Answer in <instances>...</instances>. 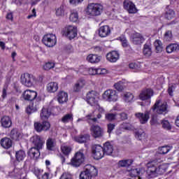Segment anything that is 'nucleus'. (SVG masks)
<instances>
[{"label":"nucleus","instance_id":"1","mask_svg":"<svg viewBox=\"0 0 179 179\" xmlns=\"http://www.w3.org/2000/svg\"><path fill=\"white\" fill-rule=\"evenodd\" d=\"M100 100V94L96 91H91L90 92V106L92 107V110L96 111V110L99 111V113L96 115V117L91 118V121L93 122H97L98 120L101 118V114H104L106 111L104 108L100 106L99 104V101Z\"/></svg>","mask_w":179,"mask_h":179},{"label":"nucleus","instance_id":"2","mask_svg":"<svg viewBox=\"0 0 179 179\" xmlns=\"http://www.w3.org/2000/svg\"><path fill=\"white\" fill-rule=\"evenodd\" d=\"M32 143L35 147H32L29 149L28 156L34 160H37V159L40 157V150L43 149L45 141L39 136H36L33 137Z\"/></svg>","mask_w":179,"mask_h":179},{"label":"nucleus","instance_id":"3","mask_svg":"<svg viewBox=\"0 0 179 179\" xmlns=\"http://www.w3.org/2000/svg\"><path fill=\"white\" fill-rule=\"evenodd\" d=\"M162 162L160 159H152L147 164V170H146V178L151 179L157 177V167L159 170H162V165H159V164Z\"/></svg>","mask_w":179,"mask_h":179},{"label":"nucleus","instance_id":"4","mask_svg":"<svg viewBox=\"0 0 179 179\" xmlns=\"http://www.w3.org/2000/svg\"><path fill=\"white\" fill-rule=\"evenodd\" d=\"M21 83L27 87H33L34 85H37V78L32 74L25 73L21 76Z\"/></svg>","mask_w":179,"mask_h":179},{"label":"nucleus","instance_id":"5","mask_svg":"<svg viewBox=\"0 0 179 179\" xmlns=\"http://www.w3.org/2000/svg\"><path fill=\"white\" fill-rule=\"evenodd\" d=\"M169 108V105H167V103H162L160 99H158L155 101L153 106L151 108V110L154 113H157V114H167L169 113V110L167 108Z\"/></svg>","mask_w":179,"mask_h":179},{"label":"nucleus","instance_id":"6","mask_svg":"<svg viewBox=\"0 0 179 179\" xmlns=\"http://www.w3.org/2000/svg\"><path fill=\"white\" fill-rule=\"evenodd\" d=\"M85 163V154L78 152L75 154L74 157L71 159L69 164L73 167H80Z\"/></svg>","mask_w":179,"mask_h":179},{"label":"nucleus","instance_id":"7","mask_svg":"<svg viewBox=\"0 0 179 179\" xmlns=\"http://www.w3.org/2000/svg\"><path fill=\"white\" fill-rule=\"evenodd\" d=\"M92 155L94 160H100L104 157L105 154L103 151V147L100 145H94L92 146Z\"/></svg>","mask_w":179,"mask_h":179},{"label":"nucleus","instance_id":"8","mask_svg":"<svg viewBox=\"0 0 179 179\" xmlns=\"http://www.w3.org/2000/svg\"><path fill=\"white\" fill-rule=\"evenodd\" d=\"M42 42L46 47H54L57 44V36L53 34H47L44 35Z\"/></svg>","mask_w":179,"mask_h":179},{"label":"nucleus","instance_id":"9","mask_svg":"<svg viewBox=\"0 0 179 179\" xmlns=\"http://www.w3.org/2000/svg\"><path fill=\"white\" fill-rule=\"evenodd\" d=\"M63 34L66 37H68L69 40H72L78 36V28L72 25H69L64 28Z\"/></svg>","mask_w":179,"mask_h":179},{"label":"nucleus","instance_id":"10","mask_svg":"<svg viewBox=\"0 0 179 179\" xmlns=\"http://www.w3.org/2000/svg\"><path fill=\"white\" fill-rule=\"evenodd\" d=\"M123 8L127 10L130 15L138 13V8L135 3L131 0H124L123 1Z\"/></svg>","mask_w":179,"mask_h":179},{"label":"nucleus","instance_id":"11","mask_svg":"<svg viewBox=\"0 0 179 179\" xmlns=\"http://www.w3.org/2000/svg\"><path fill=\"white\" fill-rule=\"evenodd\" d=\"M155 94V91L152 88H145L138 95L140 100L142 101H146V100H149V103H150V99L153 97Z\"/></svg>","mask_w":179,"mask_h":179},{"label":"nucleus","instance_id":"12","mask_svg":"<svg viewBox=\"0 0 179 179\" xmlns=\"http://www.w3.org/2000/svg\"><path fill=\"white\" fill-rule=\"evenodd\" d=\"M102 97L103 100H106V101H117V100H118L117 91L113 90H108L105 91Z\"/></svg>","mask_w":179,"mask_h":179},{"label":"nucleus","instance_id":"13","mask_svg":"<svg viewBox=\"0 0 179 179\" xmlns=\"http://www.w3.org/2000/svg\"><path fill=\"white\" fill-rule=\"evenodd\" d=\"M34 127L36 132H43V131H49L50 128H51V124L50 122L44 120L43 122H35Z\"/></svg>","mask_w":179,"mask_h":179},{"label":"nucleus","instance_id":"14","mask_svg":"<svg viewBox=\"0 0 179 179\" xmlns=\"http://www.w3.org/2000/svg\"><path fill=\"white\" fill-rule=\"evenodd\" d=\"M91 16H100L103 12V5L100 3H91Z\"/></svg>","mask_w":179,"mask_h":179},{"label":"nucleus","instance_id":"15","mask_svg":"<svg viewBox=\"0 0 179 179\" xmlns=\"http://www.w3.org/2000/svg\"><path fill=\"white\" fill-rule=\"evenodd\" d=\"M145 171L142 168H136L129 171V174L132 178L138 177V179H143V174Z\"/></svg>","mask_w":179,"mask_h":179},{"label":"nucleus","instance_id":"16","mask_svg":"<svg viewBox=\"0 0 179 179\" xmlns=\"http://www.w3.org/2000/svg\"><path fill=\"white\" fill-rule=\"evenodd\" d=\"M131 43L135 45H141L145 42V38L140 33L136 32L131 36Z\"/></svg>","mask_w":179,"mask_h":179},{"label":"nucleus","instance_id":"17","mask_svg":"<svg viewBox=\"0 0 179 179\" xmlns=\"http://www.w3.org/2000/svg\"><path fill=\"white\" fill-rule=\"evenodd\" d=\"M106 59L108 62L114 64L120 59V52L117 50H112L106 54Z\"/></svg>","mask_w":179,"mask_h":179},{"label":"nucleus","instance_id":"18","mask_svg":"<svg viewBox=\"0 0 179 179\" xmlns=\"http://www.w3.org/2000/svg\"><path fill=\"white\" fill-rule=\"evenodd\" d=\"M22 97L28 101H33L37 97V92L27 90L22 93Z\"/></svg>","mask_w":179,"mask_h":179},{"label":"nucleus","instance_id":"19","mask_svg":"<svg viewBox=\"0 0 179 179\" xmlns=\"http://www.w3.org/2000/svg\"><path fill=\"white\" fill-rule=\"evenodd\" d=\"M110 34H111V28L110 26L103 25L99 29V36L101 37V38L108 37Z\"/></svg>","mask_w":179,"mask_h":179},{"label":"nucleus","instance_id":"20","mask_svg":"<svg viewBox=\"0 0 179 179\" xmlns=\"http://www.w3.org/2000/svg\"><path fill=\"white\" fill-rule=\"evenodd\" d=\"M150 113L146 110L144 113H137L135 114L136 118L139 120L141 124H146L148 121H149Z\"/></svg>","mask_w":179,"mask_h":179},{"label":"nucleus","instance_id":"21","mask_svg":"<svg viewBox=\"0 0 179 179\" xmlns=\"http://www.w3.org/2000/svg\"><path fill=\"white\" fill-rule=\"evenodd\" d=\"M93 138H101L103 136V129L99 125H92L91 127Z\"/></svg>","mask_w":179,"mask_h":179},{"label":"nucleus","instance_id":"22","mask_svg":"<svg viewBox=\"0 0 179 179\" xmlns=\"http://www.w3.org/2000/svg\"><path fill=\"white\" fill-rule=\"evenodd\" d=\"M132 164H134V159H127L120 160L117 162V166L119 169H128L132 166Z\"/></svg>","mask_w":179,"mask_h":179},{"label":"nucleus","instance_id":"23","mask_svg":"<svg viewBox=\"0 0 179 179\" xmlns=\"http://www.w3.org/2000/svg\"><path fill=\"white\" fill-rule=\"evenodd\" d=\"M103 154L106 156H111L113 155V152H114V147L111 145V143L109 141L103 143L102 147Z\"/></svg>","mask_w":179,"mask_h":179},{"label":"nucleus","instance_id":"24","mask_svg":"<svg viewBox=\"0 0 179 179\" xmlns=\"http://www.w3.org/2000/svg\"><path fill=\"white\" fill-rule=\"evenodd\" d=\"M1 124L2 128H10L12 127V119L9 116H3L1 119Z\"/></svg>","mask_w":179,"mask_h":179},{"label":"nucleus","instance_id":"25","mask_svg":"<svg viewBox=\"0 0 179 179\" xmlns=\"http://www.w3.org/2000/svg\"><path fill=\"white\" fill-rule=\"evenodd\" d=\"M46 148L48 150H50V152H54L55 150V148H57V141L55 138H49L46 141Z\"/></svg>","mask_w":179,"mask_h":179},{"label":"nucleus","instance_id":"26","mask_svg":"<svg viewBox=\"0 0 179 179\" xmlns=\"http://www.w3.org/2000/svg\"><path fill=\"white\" fill-rule=\"evenodd\" d=\"M166 51L167 54H171L173 52H178L179 45L177 43H171L166 46Z\"/></svg>","mask_w":179,"mask_h":179},{"label":"nucleus","instance_id":"27","mask_svg":"<svg viewBox=\"0 0 179 179\" xmlns=\"http://www.w3.org/2000/svg\"><path fill=\"white\" fill-rule=\"evenodd\" d=\"M0 143L3 149H10L12 148V140L8 137L1 138Z\"/></svg>","mask_w":179,"mask_h":179},{"label":"nucleus","instance_id":"28","mask_svg":"<svg viewBox=\"0 0 179 179\" xmlns=\"http://www.w3.org/2000/svg\"><path fill=\"white\" fill-rule=\"evenodd\" d=\"M57 100L60 104H64L68 101V93L60 91L57 95Z\"/></svg>","mask_w":179,"mask_h":179},{"label":"nucleus","instance_id":"29","mask_svg":"<svg viewBox=\"0 0 179 179\" xmlns=\"http://www.w3.org/2000/svg\"><path fill=\"white\" fill-rule=\"evenodd\" d=\"M46 90L48 93H55L58 90V83L51 82L46 85Z\"/></svg>","mask_w":179,"mask_h":179},{"label":"nucleus","instance_id":"30","mask_svg":"<svg viewBox=\"0 0 179 179\" xmlns=\"http://www.w3.org/2000/svg\"><path fill=\"white\" fill-rule=\"evenodd\" d=\"M85 85H86V81H85V80H82V79L79 80L74 85L73 92H80V90H82V89H83V87H85Z\"/></svg>","mask_w":179,"mask_h":179},{"label":"nucleus","instance_id":"31","mask_svg":"<svg viewBox=\"0 0 179 179\" xmlns=\"http://www.w3.org/2000/svg\"><path fill=\"white\" fill-rule=\"evenodd\" d=\"M152 45L148 43L144 44L143 48V54L145 57H151L152 56Z\"/></svg>","mask_w":179,"mask_h":179},{"label":"nucleus","instance_id":"32","mask_svg":"<svg viewBox=\"0 0 179 179\" xmlns=\"http://www.w3.org/2000/svg\"><path fill=\"white\" fill-rule=\"evenodd\" d=\"M26 157V152L23 150H20L15 152V159L17 162H23Z\"/></svg>","mask_w":179,"mask_h":179},{"label":"nucleus","instance_id":"33","mask_svg":"<svg viewBox=\"0 0 179 179\" xmlns=\"http://www.w3.org/2000/svg\"><path fill=\"white\" fill-rule=\"evenodd\" d=\"M50 115H51V111L48 110V108H43L41 110V118L43 121H45V120H48L50 118Z\"/></svg>","mask_w":179,"mask_h":179},{"label":"nucleus","instance_id":"34","mask_svg":"<svg viewBox=\"0 0 179 179\" xmlns=\"http://www.w3.org/2000/svg\"><path fill=\"white\" fill-rule=\"evenodd\" d=\"M154 47L155 48V51L157 54L159 52H162L163 51V43H162V41L157 39L154 42Z\"/></svg>","mask_w":179,"mask_h":179},{"label":"nucleus","instance_id":"35","mask_svg":"<svg viewBox=\"0 0 179 179\" xmlns=\"http://www.w3.org/2000/svg\"><path fill=\"white\" fill-rule=\"evenodd\" d=\"M90 138V136L89 134L80 135L75 138L76 142H78V143H85L87 141H89Z\"/></svg>","mask_w":179,"mask_h":179},{"label":"nucleus","instance_id":"36","mask_svg":"<svg viewBox=\"0 0 179 179\" xmlns=\"http://www.w3.org/2000/svg\"><path fill=\"white\" fill-rule=\"evenodd\" d=\"M69 20L71 22H73L74 23L79 20V13H78V11H76V10H72L71 11Z\"/></svg>","mask_w":179,"mask_h":179},{"label":"nucleus","instance_id":"37","mask_svg":"<svg viewBox=\"0 0 179 179\" xmlns=\"http://www.w3.org/2000/svg\"><path fill=\"white\" fill-rule=\"evenodd\" d=\"M161 124L164 129H166V131H171L172 126L169 120L164 119L161 121Z\"/></svg>","mask_w":179,"mask_h":179},{"label":"nucleus","instance_id":"38","mask_svg":"<svg viewBox=\"0 0 179 179\" xmlns=\"http://www.w3.org/2000/svg\"><path fill=\"white\" fill-rule=\"evenodd\" d=\"M117 118V113H106L105 115V120L108 121L109 122H113V121H115Z\"/></svg>","mask_w":179,"mask_h":179},{"label":"nucleus","instance_id":"39","mask_svg":"<svg viewBox=\"0 0 179 179\" xmlns=\"http://www.w3.org/2000/svg\"><path fill=\"white\" fill-rule=\"evenodd\" d=\"M61 150L64 156H69L71 152H72V148L68 145H62Z\"/></svg>","mask_w":179,"mask_h":179},{"label":"nucleus","instance_id":"40","mask_svg":"<svg viewBox=\"0 0 179 179\" xmlns=\"http://www.w3.org/2000/svg\"><path fill=\"white\" fill-rule=\"evenodd\" d=\"M80 179H90V170L86 169L84 171H82L80 174Z\"/></svg>","mask_w":179,"mask_h":179},{"label":"nucleus","instance_id":"41","mask_svg":"<svg viewBox=\"0 0 179 179\" xmlns=\"http://www.w3.org/2000/svg\"><path fill=\"white\" fill-rule=\"evenodd\" d=\"M10 138L13 139V141H17L19 139V137L20 136V133L17 131V129H13L10 131Z\"/></svg>","mask_w":179,"mask_h":179},{"label":"nucleus","instance_id":"42","mask_svg":"<svg viewBox=\"0 0 179 179\" xmlns=\"http://www.w3.org/2000/svg\"><path fill=\"white\" fill-rule=\"evenodd\" d=\"M165 19H167V20H171V19H174V16H176V13L171 10L169 9L165 13Z\"/></svg>","mask_w":179,"mask_h":179},{"label":"nucleus","instance_id":"43","mask_svg":"<svg viewBox=\"0 0 179 179\" xmlns=\"http://www.w3.org/2000/svg\"><path fill=\"white\" fill-rule=\"evenodd\" d=\"M69 121H73V115L71 113H68L62 117V122H64V124H66Z\"/></svg>","mask_w":179,"mask_h":179},{"label":"nucleus","instance_id":"44","mask_svg":"<svg viewBox=\"0 0 179 179\" xmlns=\"http://www.w3.org/2000/svg\"><path fill=\"white\" fill-rule=\"evenodd\" d=\"M134 94L131 92H126L124 94L123 99L126 103H131L134 100Z\"/></svg>","mask_w":179,"mask_h":179},{"label":"nucleus","instance_id":"45","mask_svg":"<svg viewBox=\"0 0 179 179\" xmlns=\"http://www.w3.org/2000/svg\"><path fill=\"white\" fill-rule=\"evenodd\" d=\"M118 40H120L122 43V47H123L124 48H127L129 45V43H128V40H127L125 36H120L118 38Z\"/></svg>","mask_w":179,"mask_h":179},{"label":"nucleus","instance_id":"46","mask_svg":"<svg viewBox=\"0 0 179 179\" xmlns=\"http://www.w3.org/2000/svg\"><path fill=\"white\" fill-rule=\"evenodd\" d=\"M164 40L165 41H171L173 40V32L170 30L166 31L164 35Z\"/></svg>","mask_w":179,"mask_h":179},{"label":"nucleus","instance_id":"47","mask_svg":"<svg viewBox=\"0 0 179 179\" xmlns=\"http://www.w3.org/2000/svg\"><path fill=\"white\" fill-rule=\"evenodd\" d=\"M124 86L125 85L124 82L122 81H119L114 85V87L116 89V90H117V92H122V90H124Z\"/></svg>","mask_w":179,"mask_h":179},{"label":"nucleus","instance_id":"48","mask_svg":"<svg viewBox=\"0 0 179 179\" xmlns=\"http://www.w3.org/2000/svg\"><path fill=\"white\" fill-rule=\"evenodd\" d=\"M101 58L100 57V56L97 55H91V57H90V63L91 64H97L99 62H100Z\"/></svg>","mask_w":179,"mask_h":179},{"label":"nucleus","instance_id":"49","mask_svg":"<svg viewBox=\"0 0 179 179\" xmlns=\"http://www.w3.org/2000/svg\"><path fill=\"white\" fill-rule=\"evenodd\" d=\"M135 137L136 139H138V141H143V139H145L146 138V134L144 131H136L135 134Z\"/></svg>","mask_w":179,"mask_h":179},{"label":"nucleus","instance_id":"50","mask_svg":"<svg viewBox=\"0 0 179 179\" xmlns=\"http://www.w3.org/2000/svg\"><path fill=\"white\" fill-rule=\"evenodd\" d=\"M90 178L97 177L99 174V171L97 170V169H96V167H94V166H90Z\"/></svg>","mask_w":179,"mask_h":179},{"label":"nucleus","instance_id":"51","mask_svg":"<svg viewBox=\"0 0 179 179\" xmlns=\"http://www.w3.org/2000/svg\"><path fill=\"white\" fill-rule=\"evenodd\" d=\"M171 150V148L169 145L162 146L159 148V155H167V153Z\"/></svg>","mask_w":179,"mask_h":179},{"label":"nucleus","instance_id":"52","mask_svg":"<svg viewBox=\"0 0 179 179\" xmlns=\"http://www.w3.org/2000/svg\"><path fill=\"white\" fill-rule=\"evenodd\" d=\"M55 66V62H48L43 66V69H45V71H50V69H52Z\"/></svg>","mask_w":179,"mask_h":179},{"label":"nucleus","instance_id":"53","mask_svg":"<svg viewBox=\"0 0 179 179\" xmlns=\"http://www.w3.org/2000/svg\"><path fill=\"white\" fill-rule=\"evenodd\" d=\"M56 15L57 16H64L65 15V8L64 6H60V7L56 10Z\"/></svg>","mask_w":179,"mask_h":179},{"label":"nucleus","instance_id":"54","mask_svg":"<svg viewBox=\"0 0 179 179\" xmlns=\"http://www.w3.org/2000/svg\"><path fill=\"white\" fill-rule=\"evenodd\" d=\"M15 175V177H22L23 176V173H24V169H15L14 172Z\"/></svg>","mask_w":179,"mask_h":179},{"label":"nucleus","instance_id":"55","mask_svg":"<svg viewBox=\"0 0 179 179\" xmlns=\"http://www.w3.org/2000/svg\"><path fill=\"white\" fill-rule=\"evenodd\" d=\"M91 75L94 76V75H101L103 72H101V69H93L91 68Z\"/></svg>","mask_w":179,"mask_h":179},{"label":"nucleus","instance_id":"56","mask_svg":"<svg viewBox=\"0 0 179 179\" xmlns=\"http://www.w3.org/2000/svg\"><path fill=\"white\" fill-rule=\"evenodd\" d=\"M107 132L108 134H111L113 132V130L115 129V124L114 123H109L107 124Z\"/></svg>","mask_w":179,"mask_h":179},{"label":"nucleus","instance_id":"57","mask_svg":"<svg viewBox=\"0 0 179 179\" xmlns=\"http://www.w3.org/2000/svg\"><path fill=\"white\" fill-rule=\"evenodd\" d=\"M7 90H8V85H4L3 90H2V94H1L2 99H6V96H8V93L6 92Z\"/></svg>","mask_w":179,"mask_h":179},{"label":"nucleus","instance_id":"58","mask_svg":"<svg viewBox=\"0 0 179 179\" xmlns=\"http://www.w3.org/2000/svg\"><path fill=\"white\" fill-rule=\"evenodd\" d=\"M59 179H72V175L68 173H64Z\"/></svg>","mask_w":179,"mask_h":179},{"label":"nucleus","instance_id":"59","mask_svg":"<svg viewBox=\"0 0 179 179\" xmlns=\"http://www.w3.org/2000/svg\"><path fill=\"white\" fill-rule=\"evenodd\" d=\"M70 5H74L76 6V5H79V3H82L83 2V0H69Z\"/></svg>","mask_w":179,"mask_h":179},{"label":"nucleus","instance_id":"60","mask_svg":"<svg viewBox=\"0 0 179 179\" xmlns=\"http://www.w3.org/2000/svg\"><path fill=\"white\" fill-rule=\"evenodd\" d=\"M157 123V116L153 115L151 117L150 124L151 125H155Z\"/></svg>","mask_w":179,"mask_h":179},{"label":"nucleus","instance_id":"61","mask_svg":"<svg viewBox=\"0 0 179 179\" xmlns=\"http://www.w3.org/2000/svg\"><path fill=\"white\" fill-rule=\"evenodd\" d=\"M119 115L122 121H125V120H128V115L125 113H121L119 114Z\"/></svg>","mask_w":179,"mask_h":179},{"label":"nucleus","instance_id":"62","mask_svg":"<svg viewBox=\"0 0 179 179\" xmlns=\"http://www.w3.org/2000/svg\"><path fill=\"white\" fill-rule=\"evenodd\" d=\"M34 174L36 177H40V176H43V170L36 169L34 170Z\"/></svg>","mask_w":179,"mask_h":179},{"label":"nucleus","instance_id":"63","mask_svg":"<svg viewBox=\"0 0 179 179\" xmlns=\"http://www.w3.org/2000/svg\"><path fill=\"white\" fill-rule=\"evenodd\" d=\"M91 50H93L94 52L99 54V52H101V47L100 46H93L91 48Z\"/></svg>","mask_w":179,"mask_h":179},{"label":"nucleus","instance_id":"64","mask_svg":"<svg viewBox=\"0 0 179 179\" xmlns=\"http://www.w3.org/2000/svg\"><path fill=\"white\" fill-rule=\"evenodd\" d=\"M129 68L130 69H136L138 68V64L136 63H130L129 64Z\"/></svg>","mask_w":179,"mask_h":179}]
</instances>
